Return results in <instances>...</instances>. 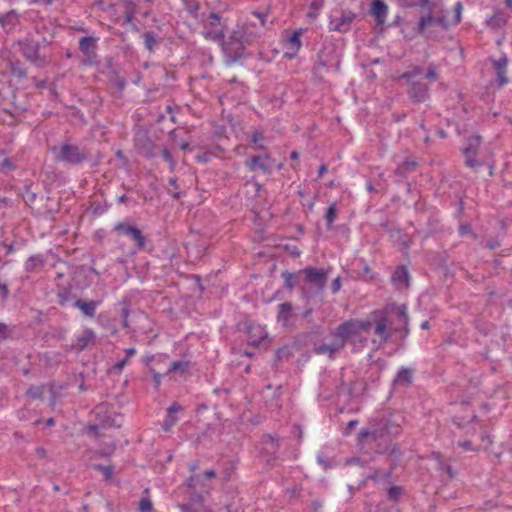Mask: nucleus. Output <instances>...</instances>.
<instances>
[{
    "mask_svg": "<svg viewBox=\"0 0 512 512\" xmlns=\"http://www.w3.org/2000/svg\"><path fill=\"white\" fill-rule=\"evenodd\" d=\"M459 231L461 235H466L470 232V227L468 225H461Z\"/></svg>",
    "mask_w": 512,
    "mask_h": 512,
    "instance_id": "obj_64",
    "label": "nucleus"
},
{
    "mask_svg": "<svg viewBox=\"0 0 512 512\" xmlns=\"http://www.w3.org/2000/svg\"><path fill=\"white\" fill-rule=\"evenodd\" d=\"M145 47L152 52L157 46L156 36L153 32H146L143 34Z\"/></svg>",
    "mask_w": 512,
    "mask_h": 512,
    "instance_id": "obj_35",
    "label": "nucleus"
},
{
    "mask_svg": "<svg viewBox=\"0 0 512 512\" xmlns=\"http://www.w3.org/2000/svg\"><path fill=\"white\" fill-rule=\"evenodd\" d=\"M16 168H17V164L15 163L14 160H12L9 157L4 158L0 162V172H2L4 174H8L9 172L16 170Z\"/></svg>",
    "mask_w": 512,
    "mask_h": 512,
    "instance_id": "obj_33",
    "label": "nucleus"
},
{
    "mask_svg": "<svg viewBox=\"0 0 512 512\" xmlns=\"http://www.w3.org/2000/svg\"><path fill=\"white\" fill-rule=\"evenodd\" d=\"M44 395L43 385H32L25 392V396L31 400H41Z\"/></svg>",
    "mask_w": 512,
    "mask_h": 512,
    "instance_id": "obj_26",
    "label": "nucleus"
},
{
    "mask_svg": "<svg viewBox=\"0 0 512 512\" xmlns=\"http://www.w3.org/2000/svg\"><path fill=\"white\" fill-rule=\"evenodd\" d=\"M44 263L45 260L43 259L42 255H32L26 260L24 264V269L27 273H32L42 268L44 266Z\"/></svg>",
    "mask_w": 512,
    "mask_h": 512,
    "instance_id": "obj_21",
    "label": "nucleus"
},
{
    "mask_svg": "<svg viewBox=\"0 0 512 512\" xmlns=\"http://www.w3.org/2000/svg\"><path fill=\"white\" fill-rule=\"evenodd\" d=\"M497 79L500 86H503L508 83V79L505 76V70L497 71Z\"/></svg>",
    "mask_w": 512,
    "mask_h": 512,
    "instance_id": "obj_51",
    "label": "nucleus"
},
{
    "mask_svg": "<svg viewBox=\"0 0 512 512\" xmlns=\"http://www.w3.org/2000/svg\"><path fill=\"white\" fill-rule=\"evenodd\" d=\"M341 288V280L340 277H336L331 284V291L333 294L337 293Z\"/></svg>",
    "mask_w": 512,
    "mask_h": 512,
    "instance_id": "obj_50",
    "label": "nucleus"
},
{
    "mask_svg": "<svg viewBox=\"0 0 512 512\" xmlns=\"http://www.w3.org/2000/svg\"><path fill=\"white\" fill-rule=\"evenodd\" d=\"M177 507L179 508L180 512H196V510L192 509L188 504H178Z\"/></svg>",
    "mask_w": 512,
    "mask_h": 512,
    "instance_id": "obj_55",
    "label": "nucleus"
},
{
    "mask_svg": "<svg viewBox=\"0 0 512 512\" xmlns=\"http://www.w3.org/2000/svg\"><path fill=\"white\" fill-rule=\"evenodd\" d=\"M441 26L443 28H447V23L442 18L434 17L432 15H427L424 17H421L418 23V31L421 34H424L427 32V30L433 26Z\"/></svg>",
    "mask_w": 512,
    "mask_h": 512,
    "instance_id": "obj_15",
    "label": "nucleus"
},
{
    "mask_svg": "<svg viewBox=\"0 0 512 512\" xmlns=\"http://www.w3.org/2000/svg\"><path fill=\"white\" fill-rule=\"evenodd\" d=\"M127 362H128V359H127V358H125L124 360H122V361H120V362L116 363V364H115V366H114V368H115L116 370H118V371H121V370L125 367V365L127 364Z\"/></svg>",
    "mask_w": 512,
    "mask_h": 512,
    "instance_id": "obj_59",
    "label": "nucleus"
},
{
    "mask_svg": "<svg viewBox=\"0 0 512 512\" xmlns=\"http://www.w3.org/2000/svg\"><path fill=\"white\" fill-rule=\"evenodd\" d=\"M84 158V153L78 147L66 144V162L79 163Z\"/></svg>",
    "mask_w": 512,
    "mask_h": 512,
    "instance_id": "obj_23",
    "label": "nucleus"
},
{
    "mask_svg": "<svg viewBox=\"0 0 512 512\" xmlns=\"http://www.w3.org/2000/svg\"><path fill=\"white\" fill-rule=\"evenodd\" d=\"M50 154L52 160L55 162H60L64 160V143H59L57 145L50 146Z\"/></svg>",
    "mask_w": 512,
    "mask_h": 512,
    "instance_id": "obj_30",
    "label": "nucleus"
},
{
    "mask_svg": "<svg viewBox=\"0 0 512 512\" xmlns=\"http://www.w3.org/2000/svg\"><path fill=\"white\" fill-rule=\"evenodd\" d=\"M293 306L289 302L282 303L278 306L277 322L282 326H288L293 323Z\"/></svg>",
    "mask_w": 512,
    "mask_h": 512,
    "instance_id": "obj_12",
    "label": "nucleus"
},
{
    "mask_svg": "<svg viewBox=\"0 0 512 512\" xmlns=\"http://www.w3.org/2000/svg\"><path fill=\"white\" fill-rule=\"evenodd\" d=\"M371 14L379 24H383L387 18L388 6L382 0H374L371 4Z\"/></svg>",
    "mask_w": 512,
    "mask_h": 512,
    "instance_id": "obj_17",
    "label": "nucleus"
},
{
    "mask_svg": "<svg viewBox=\"0 0 512 512\" xmlns=\"http://www.w3.org/2000/svg\"><path fill=\"white\" fill-rule=\"evenodd\" d=\"M338 208L336 203H332L329 205V207L326 210L325 213V220L327 222L328 228H330L337 218Z\"/></svg>",
    "mask_w": 512,
    "mask_h": 512,
    "instance_id": "obj_32",
    "label": "nucleus"
},
{
    "mask_svg": "<svg viewBox=\"0 0 512 512\" xmlns=\"http://www.w3.org/2000/svg\"><path fill=\"white\" fill-rule=\"evenodd\" d=\"M403 494V489L400 486H392L388 489V497L392 501H398Z\"/></svg>",
    "mask_w": 512,
    "mask_h": 512,
    "instance_id": "obj_40",
    "label": "nucleus"
},
{
    "mask_svg": "<svg viewBox=\"0 0 512 512\" xmlns=\"http://www.w3.org/2000/svg\"><path fill=\"white\" fill-rule=\"evenodd\" d=\"M0 246L5 248L6 255L12 254V253H14L16 251L15 247L13 246V244H6V243L2 242V243H0Z\"/></svg>",
    "mask_w": 512,
    "mask_h": 512,
    "instance_id": "obj_54",
    "label": "nucleus"
},
{
    "mask_svg": "<svg viewBox=\"0 0 512 512\" xmlns=\"http://www.w3.org/2000/svg\"><path fill=\"white\" fill-rule=\"evenodd\" d=\"M58 303L64 305V290L59 288L57 292Z\"/></svg>",
    "mask_w": 512,
    "mask_h": 512,
    "instance_id": "obj_60",
    "label": "nucleus"
},
{
    "mask_svg": "<svg viewBox=\"0 0 512 512\" xmlns=\"http://www.w3.org/2000/svg\"><path fill=\"white\" fill-rule=\"evenodd\" d=\"M257 37H259V31L253 23L245 22L239 24L232 31L230 42L223 44V50L228 56L236 60L242 56L243 48L251 45Z\"/></svg>",
    "mask_w": 512,
    "mask_h": 512,
    "instance_id": "obj_2",
    "label": "nucleus"
},
{
    "mask_svg": "<svg viewBox=\"0 0 512 512\" xmlns=\"http://www.w3.org/2000/svg\"><path fill=\"white\" fill-rule=\"evenodd\" d=\"M0 293L3 300L8 298L9 289L6 283H0Z\"/></svg>",
    "mask_w": 512,
    "mask_h": 512,
    "instance_id": "obj_52",
    "label": "nucleus"
},
{
    "mask_svg": "<svg viewBox=\"0 0 512 512\" xmlns=\"http://www.w3.org/2000/svg\"><path fill=\"white\" fill-rule=\"evenodd\" d=\"M22 198L26 204H32L36 200V193L31 190L29 185H25L24 191L22 192Z\"/></svg>",
    "mask_w": 512,
    "mask_h": 512,
    "instance_id": "obj_39",
    "label": "nucleus"
},
{
    "mask_svg": "<svg viewBox=\"0 0 512 512\" xmlns=\"http://www.w3.org/2000/svg\"><path fill=\"white\" fill-rule=\"evenodd\" d=\"M162 157L164 158V160H165L166 162H168V163L170 164V168H171V170H173L175 163H174V161H173V159H172V155H171V153L169 152V150L164 149V150L162 151Z\"/></svg>",
    "mask_w": 512,
    "mask_h": 512,
    "instance_id": "obj_49",
    "label": "nucleus"
},
{
    "mask_svg": "<svg viewBox=\"0 0 512 512\" xmlns=\"http://www.w3.org/2000/svg\"><path fill=\"white\" fill-rule=\"evenodd\" d=\"M506 65H507V59L505 57L501 58L495 62V67H496L497 71L505 70Z\"/></svg>",
    "mask_w": 512,
    "mask_h": 512,
    "instance_id": "obj_53",
    "label": "nucleus"
},
{
    "mask_svg": "<svg viewBox=\"0 0 512 512\" xmlns=\"http://www.w3.org/2000/svg\"><path fill=\"white\" fill-rule=\"evenodd\" d=\"M95 339V334L92 329L86 328L82 333L77 336L73 346L78 350H83Z\"/></svg>",
    "mask_w": 512,
    "mask_h": 512,
    "instance_id": "obj_18",
    "label": "nucleus"
},
{
    "mask_svg": "<svg viewBox=\"0 0 512 512\" xmlns=\"http://www.w3.org/2000/svg\"><path fill=\"white\" fill-rule=\"evenodd\" d=\"M153 509V504L149 496V489L146 488L143 492V495L138 504L139 512H151Z\"/></svg>",
    "mask_w": 512,
    "mask_h": 512,
    "instance_id": "obj_25",
    "label": "nucleus"
},
{
    "mask_svg": "<svg viewBox=\"0 0 512 512\" xmlns=\"http://www.w3.org/2000/svg\"><path fill=\"white\" fill-rule=\"evenodd\" d=\"M397 314L401 318V321L406 324L408 321V317H407V308L405 305H401L397 308Z\"/></svg>",
    "mask_w": 512,
    "mask_h": 512,
    "instance_id": "obj_45",
    "label": "nucleus"
},
{
    "mask_svg": "<svg viewBox=\"0 0 512 512\" xmlns=\"http://www.w3.org/2000/svg\"><path fill=\"white\" fill-rule=\"evenodd\" d=\"M22 56L32 64L41 67L45 64V57L40 55V42L32 38H25L18 42Z\"/></svg>",
    "mask_w": 512,
    "mask_h": 512,
    "instance_id": "obj_4",
    "label": "nucleus"
},
{
    "mask_svg": "<svg viewBox=\"0 0 512 512\" xmlns=\"http://www.w3.org/2000/svg\"><path fill=\"white\" fill-rule=\"evenodd\" d=\"M181 410V406L177 403L172 404L168 410L166 418L162 424V429L167 432L169 431L178 421V418L176 417V413H178Z\"/></svg>",
    "mask_w": 512,
    "mask_h": 512,
    "instance_id": "obj_19",
    "label": "nucleus"
},
{
    "mask_svg": "<svg viewBox=\"0 0 512 512\" xmlns=\"http://www.w3.org/2000/svg\"><path fill=\"white\" fill-rule=\"evenodd\" d=\"M186 10L198 21L204 20L205 13H198L199 5L197 2L187 3Z\"/></svg>",
    "mask_w": 512,
    "mask_h": 512,
    "instance_id": "obj_37",
    "label": "nucleus"
},
{
    "mask_svg": "<svg viewBox=\"0 0 512 512\" xmlns=\"http://www.w3.org/2000/svg\"><path fill=\"white\" fill-rule=\"evenodd\" d=\"M413 372L411 369L402 368L396 378L395 383L403 386H408L412 382Z\"/></svg>",
    "mask_w": 512,
    "mask_h": 512,
    "instance_id": "obj_24",
    "label": "nucleus"
},
{
    "mask_svg": "<svg viewBox=\"0 0 512 512\" xmlns=\"http://www.w3.org/2000/svg\"><path fill=\"white\" fill-rule=\"evenodd\" d=\"M392 281L398 287H407L409 283V273L405 267L397 268L392 274Z\"/></svg>",
    "mask_w": 512,
    "mask_h": 512,
    "instance_id": "obj_22",
    "label": "nucleus"
},
{
    "mask_svg": "<svg viewBox=\"0 0 512 512\" xmlns=\"http://www.w3.org/2000/svg\"><path fill=\"white\" fill-rule=\"evenodd\" d=\"M323 7V0H313L309 6L307 17L310 20H314L318 17L320 10Z\"/></svg>",
    "mask_w": 512,
    "mask_h": 512,
    "instance_id": "obj_28",
    "label": "nucleus"
},
{
    "mask_svg": "<svg viewBox=\"0 0 512 512\" xmlns=\"http://www.w3.org/2000/svg\"><path fill=\"white\" fill-rule=\"evenodd\" d=\"M303 30L298 29L293 32L292 35H290L284 42V55L285 57L292 59L294 58L299 49L301 48V36H302Z\"/></svg>",
    "mask_w": 512,
    "mask_h": 512,
    "instance_id": "obj_7",
    "label": "nucleus"
},
{
    "mask_svg": "<svg viewBox=\"0 0 512 512\" xmlns=\"http://www.w3.org/2000/svg\"><path fill=\"white\" fill-rule=\"evenodd\" d=\"M371 328L372 322L370 320L347 321L335 330L331 343H325L316 347L315 352L319 355L332 357L345 346L347 340L354 339L362 333H368Z\"/></svg>",
    "mask_w": 512,
    "mask_h": 512,
    "instance_id": "obj_1",
    "label": "nucleus"
},
{
    "mask_svg": "<svg viewBox=\"0 0 512 512\" xmlns=\"http://www.w3.org/2000/svg\"><path fill=\"white\" fill-rule=\"evenodd\" d=\"M426 78L431 81H435L438 79V74L434 66L431 65L428 67Z\"/></svg>",
    "mask_w": 512,
    "mask_h": 512,
    "instance_id": "obj_48",
    "label": "nucleus"
},
{
    "mask_svg": "<svg viewBox=\"0 0 512 512\" xmlns=\"http://www.w3.org/2000/svg\"><path fill=\"white\" fill-rule=\"evenodd\" d=\"M187 367V362H183V361H176V362H173L170 367H169V372H172V371H178V370H181L183 371L185 368Z\"/></svg>",
    "mask_w": 512,
    "mask_h": 512,
    "instance_id": "obj_44",
    "label": "nucleus"
},
{
    "mask_svg": "<svg viewBox=\"0 0 512 512\" xmlns=\"http://www.w3.org/2000/svg\"><path fill=\"white\" fill-rule=\"evenodd\" d=\"M248 342L253 346H257L267 337V332L262 325L250 324L247 327Z\"/></svg>",
    "mask_w": 512,
    "mask_h": 512,
    "instance_id": "obj_11",
    "label": "nucleus"
},
{
    "mask_svg": "<svg viewBox=\"0 0 512 512\" xmlns=\"http://www.w3.org/2000/svg\"><path fill=\"white\" fill-rule=\"evenodd\" d=\"M203 484H204V482H199V481L189 482L188 487L192 490H196L198 488V486H202Z\"/></svg>",
    "mask_w": 512,
    "mask_h": 512,
    "instance_id": "obj_62",
    "label": "nucleus"
},
{
    "mask_svg": "<svg viewBox=\"0 0 512 512\" xmlns=\"http://www.w3.org/2000/svg\"><path fill=\"white\" fill-rule=\"evenodd\" d=\"M20 22V15L16 10H10L0 16V25L7 32H11Z\"/></svg>",
    "mask_w": 512,
    "mask_h": 512,
    "instance_id": "obj_14",
    "label": "nucleus"
},
{
    "mask_svg": "<svg viewBox=\"0 0 512 512\" xmlns=\"http://www.w3.org/2000/svg\"><path fill=\"white\" fill-rule=\"evenodd\" d=\"M410 85L409 95L416 102H423L428 97V87L424 83L413 82Z\"/></svg>",
    "mask_w": 512,
    "mask_h": 512,
    "instance_id": "obj_16",
    "label": "nucleus"
},
{
    "mask_svg": "<svg viewBox=\"0 0 512 512\" xmlns=\"http://www.w3.org/2000/svg\"><path fill=\"white\" fill-rule=\"evenodd\" d=\"M416 167V162L414 161H405L398 168L397 172L401 175H404L407 172L413 171Z\"/></svg>",
    "mask_w": 512,
    "mask_h": 512,
    "instance_id": "obj_41",
    "label": "nucleus"
},
{
    "mask_svg": "<svg viewBox=\"0 0 512 512\" xmlns=\"http://www.w3.org/2000/svg\"><path fill=\"white\" fill-rule=\"evenodd\" d=\"M115 230L119 234L129 236L132 240L135 241L138 247H143L145 245L144 237L142 236L141 231L137 227L131 226L123 222L116 224Z\"/></svg>",
    "mask_w": 512,
    "mask_h": 512,
    "instance_id": "obj_8",
    "label": "nucleus"
},
{
    "mask_svg": "<svg viewBox=\"0 0 512 512\" xmlns=\"http://www.w3.org/2000/svg\"><path fill=\"white\" fill-rule=\"evenodd\" d=\"M203 24L202 35L205 39L222 43L224 38V29L221 25L220 16L217 13H209L200 20Z\"/></svg>",
    "mask_w": 512,
    "mask_h": 512,
    "instance_id": "obj_3",
    "label": "nucleus"
},
{
    "mask_svg": "<svg viewBox=\"0 0 512 512\" xmlns=\"http://www.w3.org/2000/svg\"><path fill=\"white\" fill-rule=\"evenodd\" d=\"M282 277H283V279L285 281V286L288 289H293L294 286H295L294 274L293 273H289V272H284V273H282Z\"/></svg>",
    "mask_w": 512,
    "mask_h": 512,
    "instance_id": "obj_43",
    "label": "nucleus"
},
{
    "mask_svg": "<svg viewBox=\"0 0 512 512\" xmlns=\"http://www.w3.org/2000/svg\"><path fill=\"white\" fill-rule=\"evenodd\" d=\"M507 18L504 13L496 12L489 20L488 25L494 29L501 28L505 25Z\"/></svg>",
    "mask_w": 512,
    "mask_h": 512,
    "instance_id": "obj_27",
    "label": "nucleus"
},
{
    "mask_svg": "<svg viewBox=\"0 0 512 512\" xmlns=\"http://www.w3.org/2000/svg\"><path fill=\"white\" fill-rule=\"evenodd\" d=\"M204 476H205L206 478H214V477H216L217 475H216V472H215L213 469H208V470H206V471L204 472Z\"/></svg>",
    "mask_w": 512,
    "mask_h": 512,
    "instance_id": "obj_63",
    "label": "nucleus"
},
{
    "mask_svg": "<svg viewBox=\"0 0 512 512\" xmlns=\"http://www.w3.org/2000/svg\"><path fill=\"white\" fill-rule=\"evenodd\" d=\"M460 447L463 448L464 451H468L471 449V442L470 441H464V442H459L458 444Z\"/></svg>",
    "mask_w": 512,
    "mask_h": 512,
    "instance_id": "obj_61",
    "label": "nucleus"
},
{
    "mask_svg": "<svg viewBox=\"0 0 512 512\" xmlns=\"http://www.w3.org/2000/svg\"><path fill=\"white\" fill-rule=\"evenodd\" d=\"M54 39V33H50L48 36H43L42 43L45 45H49L53 42Z\"/></svg>",
    "mask_w": 512,
    "mask_h": 512,
    "instance_id": "obj_58",
    "label": "nucleus"
},
{
    "mask_svg": "<svg viewBox=\"0 0 512 512\" xmlns=\"http://www.w3.org/2000/svg\"><path fill=\"white\" fill-rule=\"evenodd\" d=\"M462 3L461 2H457L455 4V17H454V20H453V24H458L461 20V11H462Z\"/></svg>",
    "mask_w": 512,
    "mask_h": 512,
    "instance_id": "obj_46",
    "label": "nucleus"
},
{
    "mask_svg": "<svg viewBox=\"0 0 512 512\" xmlns=\"http://www.w3.org/2000/svg\"><path fill=\"white\" fill-rule=\"evenodd\" d=\"M263 445H264L263 449L270 453H274L278 449L277 440L271 436H267L263 440Z\"/></svg>",
    "mask_w": 512,
    "mask_h": 512,
    "instance_id": "obj_38",
    "label": "nucleus"
},
{
    "mask_svg": "<svg viewBox=\"0 0 512 512\" xmlns=\"http://www.w3.org/2000/svg\"><path fill=\"white\" fill-rule=\"evenodd\" d=\"M95 468L100 470L107 479L112 477L113 468L111 466H95Z\"/></svg>",
    "mask_w": 512,
    "mask_h": 512,
    "instance_id": "obj_47",
    "label": "nucleus"
},
{
    "mask_svg": "<svg viewBox=\"0 0 512 512\" xmlns=\"http://www.w3.org/2000/svg\"><path fill=\"white\" fill-rule=\"evenodd\" d=\"M11 73L18 78H24L27 76V69L19 61H15L11 63Z\"/></svg>",
    "mask_w": 512,
    "mask_h": 512,
    "instance_id": "obj_34",
    "label": "nucleus"
},
{
    "mask_svg": "<svg viewBox=\"0 0 512 512\" xmlns=\"http://www.w3.org/2000/svg\"><path fill=\"white\" fill-rule=\"evenodd\" d=\"M245 165L250 171L261 170L264 173H268L270 171L272 161L271 157L266 154L263 157L253 156L251 159L245 162Z\"/></svg>",
    "mask_w": 512,
    "mask_h": 512,
    "instance_id": "obj_9",
    "label": "nucleus"
},
{
    "mask_svg": "<svg viewBox=\"0 0 512 512\" xmlns=\"http://www.w3.org/2000/svg\"><path fill=\"white\" fill-rule=\"evenodd\" d=\"M374 333L379 337L380 343H385L389 339L390 333L388 330V322L386 318H380L376 320Z\"/></svg>",
    "mask_w": 512,
    "mask_h": 512,
    "instance_id": "obj_20",
    "label": "nucleus"
},
{
    "mask_svg": "<svg viewBox=\"0 0 512 512\" xmlns=\"http://www.w3.org/2000/svg\"><path fill=\"white\" fill-rule=\"evenodd\" d=\"M480 145V137L479 136H473L469 139V144L463 149V153L465 155V162L466 165L469 167H474L477 165L476 160L474 159V156L476 154L477 148Z\"/></svg>",
    "mask_w": 512,
    "mask_h": 512,
    "instance_id": "obj_13",
    "label": "nucleus"
},
{
    "mask_svg": "<svg viewBox=\"0 0 512 512\" xmlns=\"http://www.w3.org/2000/svg\"><path fill=\"white\" fill-rule=\"evenodd\" d=\"M430 1L431 0H400L401 5L404 7H418L431 10Z\"/></svg>",
    "mask_w": 512,
    "mask_h": 512,
    "instance_id": "obj_29",
    "label": "nucleus"
},
{
    "mask_svg": "<svg viewBox=\"0 0 512 512\" xmlns=\"http://www.w3.org/2000/svg\"><path fill=\"white\" fill-rule=\"evenodd\" d=\"M423 73L422 69L418 66L412 67L409 71L403 73L401 78L406 79L408 84L413 83L414 78Z\"/></svg>",
    "mask_w": 512,
    "mask_h": 512,
    "instance_id": "obj_36",
    "label": "nucleus"
},
{
    "mask_svg": "<svg viewBox=\"0 0 512 512\" xmlns=\"http://www.w3.org/2000/svg\"><path fill=\"white\" fill-rule=\"evenodd\" d=\"M152 373H153V380H154L155 386L158 387L161 383L162 375L160 373L156 372L155 370H153Z\"/></svg>",
    "mask_w": 512,
    "mask_h": 512,
    "instance_id": "obj_57",
    "label": "nucleus"
},
{
    "mask_svg": "<svg viewBox=\"0 0 512 512\" xmlns=\"http://www.w3.org/2000/svg\"><path fill=\"white\" fill-rule=\"evenodd\" d=\"M79 46L84 53L89 54L95 47V39L92 37H82L79 40Z\"/></svg>",
    "mask_w": 512,
    "mask_h": 512,
    "instance_id": "obj_31",
    "label": "nucleus"
},
{
    "mask_svg": "<svg viewBox=\"0 0 512 512\" xmlns=\"http://www.w3.org/2000/svg\"><path fill=\"white\" fill-rule=\"evenodd\" d=\"M355 14L352 12H341L339 16H333L329 22V29L345 33L350 29L351 23L355 19Z\"/></svg>",
    "mask_w": 512,
    "mask_h": 512,
    "instance_id": "obj_6",
    "label": "nucleus"
},
{
    "mask_svg": "<svg viewBox=\"0 0 512 512\" xmlns=\"http://www.w3.org/2000/svg\"><path fill=\"white\" fill-rule=\"evenodd\" d=\"M11 330L8 325L0 322V342L7 340L10 337Z\"/></svg>",
    "mask_w": 512,
    "mask_h": 512,
    "instance_id": "obj_42",
    "label": "nucleus"
},
{
    "mask_svg": "<svg viewBox=\"0 0 512 512\" xmlns=\"http://www.w3.org/2000/svg\"><path fill=\"white\" fill-rule=\"evenodd\" d=\"M99 304V301L76 299L72 303V306L78 309L83 316L88 318H94L96 314V309L99 306Z\"/></svg>",
    "mask_w": 512,
    "mask_h": 512,
    "instance_id": "obj_10",
    "label": "nucleus"
},
{
    "mask_svg": "<svg viewBox=\"0 0 512 512\" xmlns=\"http://www.w3.org/2000/svg\"><path fill=\"white\" fill-rule=\"evenodd\" d=\"M299 275H304L305 283L315 288L317 292H321L328 278V271L323 268L307 267L299 272Z\"/></svg>",
    "mask_w": 512,
    "mask_h": 512,
    "instance_id": "obj_5",
    "label": "nucleus"
},
{
    "mask_svg": "<svg viewBox=\"0 0 512 512\" xmlns=\"http://www.w3.org/2000/svg\"><path fill=\"white\" fill-rule=\"evenodd\" d=\"M35 452H36V456L39 459H44L47 456V451L44 448H42V447H37Z\"/></svg>",
    "mask_w": 512,
    "mask_h": 512,
    "instance_id": "obj_56",
    "label": "nucleus"
}]
</instances>
